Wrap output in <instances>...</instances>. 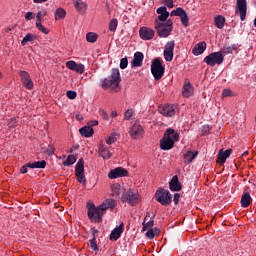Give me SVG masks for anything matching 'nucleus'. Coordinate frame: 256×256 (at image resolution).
Segmentation results:
<instances>
[{"label":"nucleus","instance_id":"f257e3e1","mask_svg":"<svg viewBox=\"0 0 256 256\" xmlns=\"http://www.w3.org/2000/svg\"><path fill=\"white\" fill-rule=\"evenodd\" d=\"M119 83H121V73L119 69L114 68L112 69L111 75L102 81L101 87L104 91L110 89L111 93H119L121 91Z\"/></svg>","mask_w":256,"mask_h":256},{"label":"nucleus","instance_id":"f03ea898","mask_svg":"<svg viewBox=\"0 0 256 256\" xmlns=\"http://www.w3.org/2000/svg\"><path fill=\"white\" fill-rule=\"evenodd\" d=\"M177 141H179V133L175 132L173 128H168L160 139V149H162V151H170V149L175 147Z\"/></svg>","mask_w":256,"mask_h":256},{"label":"nucleus","instance_id":"7ed1b4c3","mask_svg":"<svg viewBox=\"0 0 256 256\" xmlns=\"http://www.w3.org/2000/svg\"><path fill=\"white\" fill-rule=\"evenodd\" d=\"M154 29L156 30L158 37L161 39H167V37H169L173 32V20L168 19L165 23L157 22L154 24Z\"/></svg>","mask_w":256,"mask_h":256},{"label":"nucleus","instance_id":"20e7f679","mask_svg":"<svg viewBox=\"0 0 256 256\" xmlns=\"http://www.w3.org/2000/svg\"><path fill=\"white\" fill-rule=\"evenodd\" d=\"M141 194L137 190L129 189L122 196V201H126L128 205L131 207H135V205H139L141 203Z\"/></svg>","mask_w":256,"mask_h":256},{"label":"nucleus","instance_id":"39448f33","mask_svg":"<svg viewBox=\"0 0 256 256\" xmlns=\"http://www.w3.org/2000/svg\"><path fill=\"white\" fill-rule=\"evenodd\" d=\"M103 214L104 212L100 206L95 207L93 203L88 205V219L91 223H101Z\"/></svg>","mask_w":256,"mask_h":256},{"label":"nucleus","instance_id":"423d86ee","mask_svg":"<svg viewBox=\"0 0 256 256\" xmlns=\"http://www.w3.org/2000/svg\"><path fill=\"white\" fill-rule=\"evenodd\" d=\"M155 199L158 201V203H160V205H163L164 207L169 206V204L173 202V196L171 195V192L163 188H160L156 191Z\"/></svg>","mask_w":256,"mask_h":256},{"label":"nucleus","instance_id":"0eeeda50","mask_svg":"<svg viewBox=\"0 0 256 256\" xmlns=\"http://www.w3.org/2000/svg\"><path fill=\"white\" fill-rule=\"evenodd\" d=\"M151 73L155 79V81H159L165 75V66H163V62L161 59L156 58L151 64Z\"/></svg>","mask_w":256,"mask_h":256},{"label":"nucleus","instance_id":"6e6552de","mask_svg":"<svg viewBox=\"0 0 256 256\" xmlns=\"http://www.w3.org/2000/svg\"><path fill=\"white\" fill-rule=\"evenodd\" d=\"M225 61L223 52H212L204 58V63L209 67H215V65H221Z\"/></svg>","mask_w":256,"mask_h":256},{"label":"nucleus","instance_id":"1a4fd4ad","mask_svg":"<svg viewBox=\"0 0 256 256\" xmlns=\"http://www.w3.org/2000/svg\"><path fill=\"white\" fill-rule=\"evenodd\" d=\"M75 175L77 177V181L81 183V185H85L87 180L85 179V161L83 158H80L75 166Z\"/></svg>","mask_w":256,"mask_h":256},{"label":"nucleus","instance_id":"9d476101","mask_svg":"<svg viewBox=\"0 0 256 256\" xmlns=\"http://www.w3.org/2000/svg\"><path fill=\"white\" fill-rule=\"evenodd\" d=\"M236 15H240V21L247 19V0H236Z\"/></svg>","mask_w":256,"mask_h":256},{"label":"nucleus","instance_id":"9b49d317","mask_svg":"<svg viewBox=\"0 0 256 256\" xmlns=\"http://www.w3.org/2000/svg\"><path fill=\"white\" fill-rule=\"evenodd\" d=\"M145 130L141 126V122L135 121L130 129V136L132 139H143Z\"/></svg>","mask_w":256,"mask_h":256},{"label":"nucleus","instance_id":"f8f14e48","mask_svg":"<svg viewBox=\"0 0 256 256\" xmlns=\"http://www.w3.org/2000/svg\"><path fill=\"white\" fill-rule=\"evenodd\" d=\"M171 17H180V21L184 27H189V16L183 8H177L170 13Z\"/></svg>","mask_w":256,"mask_h":256},{"label":"nucleus","instance_id":"ddd939ff","mask_svg":"<svg viewBox=\"0 0 256 256\" xmlns=\"http://www.w3.org/2000/svg\"><path fill=\"white\" fill-rule=\"evenodd\" d=\"M19 75L23 87L31 91L33 89V80L31 79V75L29 74V72L25 70H20Z\"/></svg>","mask_w":256,"mask_h":256},{"label":"nucleus","instance_id":"4468645a","mask_svg":"<svg viewBox=\"0 0 256 256\" xmlns=\"http://www.w3.org/2000/svg\"><path fill=\"white\" fill-rule=\"evenodd\" d=\"M139 35H140V39H142L143 41H151V39L155 37V30L147 26H142L139 29Z\"/></svg>","mask_w":256,"mask_h":256},{"label":"nucleus","instance_id":"2eb2a0df","mask_svg":"<svg viewBox=\"0 0 256 256\" xmlns=\"http://www.w3.org/2000/svg\"><path fill=\"white\" fill-rule=\"evenodd\" d=\"M173 51H175V40L169 41L164 47V59L165 61H173Z\"/></svg>","mask_w":256,"mask_h":256},{"label":"nucleus","instance_id":"dca6fc26","mask_svg":"<svg viewBox=\"0 0 256 256\" xmlns=\"http://www.w3.org/2000/svg\"><path fill=\"white\" fill-rule=\"evenodd\" d=\"M158 112L164 117H173V115H175V105L163 104L159 106Z\"/></svg>","mask_w":256,"mask_h":256},{"label":"nucleus","instance_id":"f3484780","mask_svg":"<svg viewBox=\"0 0 256 256\" xmlns=\"http://www.w3.org/2000/svg\"><path fill=\"white\" fill-rule=\"evenodd\" d=\"M129 175V171L123 167H117L115 169L110 170L108 173V177L110 179H119V177H127Z\"/></svg>","mask_w":256,"mask_h":256},{"label":"nucleus","instance_id":"a211bd4d","mask_svg":"<svg viewBox=\"0 0 256 256\" xmlns=\"http://www.w3.org/2000/svg\"><path fill=\"white\" fill-rule=\"evenodd\" d=\"M67 69H70V71H75L79 75H83L85 73V65L83 64H77V62L70 60L66 62Z\"/></svg>","mask_w":256,"mask_h":256},{"label":"nucleus","instance_id":"6ab92c4d","mask_svg":"<svg viewBox=\"0 0 256 256\" xmlns=\"http://www.w3.org/2000/svg\"><path fill=\"white\" fill-rule=\"evenodd\" d=\"M100 209H102V212L105 213L107 209L113 210L114 207H117V200L113 198H108L102 202V204L99 205Z\"/></svg>","mask_w":256,"mask_h":256},{"label":"nucleus","instance_id":"aec40b11","mask_svg":"<svg viewBox=\"0 0 256 256\" xmlns=\"http://www.w3.org/2000/svg\"><path fill=\"white\" fill-rule=\"evenodd\" d=\"M231 149H227L225 151H223V149H221L218 153V158H217V163L219 165H225V162L227 161V159H229V157H231Z\"/></svg>","mask_w":256,"mask_h":256},{"label":"nucleus","instance_id":"412c9836","mask_svg":"<svg viewBox=\"0 0 256 256\" xmlns=\"http://www.w3.org/2000/svg\"><path fill=\"white\" fill-rule=\"evenodd\" d=\"M125 225L123 224V222L117 226L115 229L112 230L111 234H110V241H117V239H119V237H121V235L123 234Z\"/></svg>","mask_w":256,"mask_h":256},{"label":"nucleus","instance_id":"4be33fe9","mask_svg":"<svg viewBox=\"0 0 256 256\" xmlns=\"http://www.w3.org/2000/svg\"><path fill=\"white\" fill-rule=\"evenodd\" d=\"M170 191H181L183 186L181 182H179V177L177 175L173 176L171 181L169 182Z\"/></svg>","mask_w":256,"mask_h":256},{"label":"nucleus","instance_id":"5701e85b","mask_svg":"<svg viewBox=\"0 0 256 256\" xmlns=\"http://www.w3.org/2000/svg\"><path fill=\"white\" fill-rule=\"evenodd\" d=\"M252 201L253 199L251 198V194L249 193V190L245 189L241 197V207H244V208L249 207Z\"/></svg>","mask_w":256,"mask_h":256},{"label":"nucleus","instance_id":"b1692460","mask_svg":"<svg viewBox=\"0 0 256 256\" xmlns=\"http://www.w3.org/2000/svg\"><path fill=\"white\" fill-rule=\"evenodd\" d=\"M205 49H207V43L205 41H202L192 49V53L196 56L203 55V53H205Z\"/></svg>","mask_w":256,"mask_h":256},{"label":"nucleus","instance_id":"393cba45","mask_svg":"<svg viewBox=\"0 0 256 256\" xmlns=\"http://www.w3.org/2000/svg\"><path fill=\"white\" fill-rule=\"evenodd\" d=\"M194 93L193 85L190 82H185L182 88L183 97L189 98Z\"/></svg>","mask_w":256,"mask_h":256},{"label":"nucleus","instance_id":"a878e982","mask_svg":"<svg viewBox=\"0 0 256 256\" xmlns=\"http://www.w3.org/2000/svg\"><path fill=\"white\" fill-rule=\"evenodd\" d=\"M74 7H75L77 13H79L80 15H85V13L87 11V3H85L82 0H77L74 3Z\"/></svg>","mask_w":256,"mask_h":256},{"label":"nucleus","instance_id":"bb28decb","mask_svg":"<svg viewBox=\"0 0 256 256\" xmlns=\"http://www.w3.org/2000/svg\"><path fill=\"white\" fill-rule=\"evenodd\" d=\"M197 155H199V151H187L183 157H184V163L185 165H189L190 163H193V159H195V157H197Z\"/></svg>","mask_w":256,"mask_h":256},{"label":"nucleus","instance_id":"cd10ccee","mask_svg":"<svg viewBox=\"0 0 256 256\" xmlns=\"http://www.w3.org/2000/svg\"><path fill=\"white\" fill-rule=\"evenodd\" d=\"M29 169H45L47 167V162L45 160L29 162L27 163Z\"/></svg>","mask_w":256,"mask_h":256},{"label":"nucleus","instance_id":"c85d7f7f","mask_svg":"<svg viewBox=\"0 0 256 256\" xmlns=\"http://www.w3.org/2000/svg\"><path fill=\"white\" fill-rule=\"evenodd\" d=\"M35 41H37V35L28 33L25 35V37L21 41V45H22V47H25V45H27V43H31V45H33V43H35Z\"/></svg>","mask_w":256,"mask_h":256},{"label":"nucleus","instance_id":"c756f323","mask_svg":"<svg viewBox=\"0 0 256 256\" xmlns=\"http://www.w3.org/2000/svg\"><path fill=\"white\" fill-rule=\"evenodd\" d=\"M143 59L144 56L141 52H136L134 54V59L132 61V66L133 67H141L143 65Z\"/></svg>","mask_w":256,"mask_h":256},{"label":"nucleus","instance_id":"7c9ffc66","mask_svg":"<svg viewBox=\"0 0 256 256\" xmlns=\"http://www.w3.org/2000/svg\"><path fill=\"white\" fill-rule=\"evenodd\" d=\"M99 155L100 157H103L104 159H111V152L109 151V148L105 145H100L99 147Z\"/></svg>","mask_w":256,"mask_h":256},{"label":"nucleus","instance_id":"2f4dec72","mask_svg":"<svg viewBox=\"0 0 256 256\" xmlns=\"http://www.w3.org/2000/svg\"><path fill=\"white\" fill-rule=\"evenodd\" d=\"M79 133L82 137H93V133H95V131L91 126H84L80 128Z\"/></svg>","mask_w":256,"mask_h":256},{"label":"nucleus","instance_id":"473e14b6","mask_svg":"<svg viewBox=\"0 0 256 256\" xmlns=\"http://www.w3.org/2000/svg\"><path fill=\"white\" fill-rule=\"evenodd\" d=\"M214 25L217 27V29H223L225 27V17L223 15L215 16Z\"/></svg>","mask_w":256,"mask_h":256},{"label":"nucleus","instance_id":"72a5a7b5","mask_svg":"<svg viewBox=\"0 0 256 256\" xmlns=\"http://www.w3.org/2000/svg\"><path fill=\"white\" fill-rule=\"evenodd\" d=\"M67 17V11L63 8H57L55 11V20L59 21L61 19H65Z\"/></svg>","mask_w":256,"mask_h":256},{"label":"nucleus","instance_id":"f704fd0d","mask_svg":"<svg viewBox=\"0 0 256 256\" xmlns=\"http://www.w3.org/2000/svg\"><path fill=\"white\" fill-rule=\"evenodd\" d=\"M97 39H99V35L95 32H88L86 34V41L88 43H97Z\"/></svg>","mask_w":256,"mask_h":256},{"label":"nucleus","instance_id":"c9c22d12","mask_svg":"<svg viewBox=\"0 0 256 256\" xmlns=\"http://www.w3.org/2000/svg\"><path fill=\"white\" fill-rule=\"evenodd\" d=\"M167 19H169V12L165 14H159L154 21V25H157V23H167Z\"/></svg>","mask_w":256,"mask_h":256},{"label":"nucleus","instance_id":"e433bc0d","mask_svg":"<svg viewBox=\"0 0 256 256\" xmlns=\"http://www.w3.org/2000/svg\"><path fill=\"white\" fill-rule=\"evenodd\" d=\"M77 162V157L75 155H69L67 159L63 162L64 167H71Z\"/></svg>","mask_w":256,"mask_h":256},{"label":"nucleus","instance_id":"4c0bfd02","mask_svg":"<svg viewBox=\"0 0 256 256\" xmlns=\"http://www.w3.org/2000/svg\"><path fill=\"white\" fill-rule=\"evenodd\" d=\"M119 25V21L117 20V18H113L110 23H109V31H111L112 33H115V31H117V26Z\"/></svg>","mask_w":256,"mask_h":256},{"label":"nucleus","instance_id":"58836bf2","mask_svg":"<svg viewBox=\"0 0 256 256\" xmlns=\"http://www.w3.org/2000/svg\"><path fill=\"white\" fill-rule=\"evenodd\" d=\"M237 47L236 46H224L222 48V52L224 55H229L231 53H233L234 51H236Z\"/></svg>","mask_w":256,"mask_h":256},{"label":"nucleus","instance_id":"ea45409f","mask_svg":"<svg viewBox=\"0 0 256 256\" xmlns=\"http://www.w3.org/2000/svg\"><path fill=\"white\" fill-rule=\"evenodd\" d=\"M147 217H149V214L145 217L144 222H143V231H147V229H151L154 225L153 219L147 222Z\"/></svg>","mask_w":256,"mask_h":256},{"label":"nucleus","instance_id":"a19ab883","mask_svg":"<svg viewBox=\"0 0 256 256\" xmlns=\"http://www.w3.org/2000/svg\"><path fill=\"white\" fill-rule=\"evenodd\" d=\"M36 29L43 33L44 35H49V29L43 26L42 22H36Z\"/></svg>","mask_w":256,"mask_h":256},{"label":"nucleus","instance_id":"79ce46f5","mask_svg":"<svg viewBox=\"0 0 256 256\" xmlns=\"http://www.w3.org/2000/svg\"><path fill=\"white\" fill-rule=\"evenodd\" d=\"M43 17H47V11L46 10L38 11L36 14V23H42Z\"/></svg>","mask_w":256,"mask_h":256},{"label":"nucleus","instance_id":"37998d69","mask_svg":"<svg viewBox=\"0 0 256 256\" xmlns=\"http://www.w3.org/2000/svg\"><path fill=\"white\" fill-rule=\"evenodd\" d=\"M17 123H19V120L17 118H11L9 121H8V127L9 129H15V127H17Z\"/></svg>","mask_w":256,"mask_h":256},{"label":"nucleus","instance_id":"c03bdc74","mask_svg":"<svg viewBox=\"0 0 256 256\" xmlns=\"http://www.w3.org/2000/svg\"><path fill=\"white\" fill-rule=\"evenodd\" d=\"M134 113H135V111L133 109L126 110L124 113V121H129V119H131V117H133Z\"/></svg>","mask_w":256,"mask_h":256},{"label":"nucleus","instance_id":"a18cd8bd","mask_svg":"<svg viewBox=\"0 0 256 256\" xmlns=\"http://www.w3.org/2000/svg\"><path fill=\"white\" fill-rule=\"evenodd\" d=\"M117 141V137L115 136V134L108 136L105 139V142L107 143V145H113V143H115Z\"/></svg>","mask_w":256,"mask_h":256},{"label":"nucleus","instance_id":"49530a36","mask_svg":"<svg viewBox=\"0 0 256 256\" xmlns=\"http://www.w3.org/2000/svg\"><path fill=\"white\" fill-rule=\"evenodd\" d=\"M90 248L93 251H99V247L97 246V239L93 237V239L90 240Z\"/></svg>","mask_w":256,"mask_h":256},{"label":"nucleus","instance_id":"de8ad7c7","mask_svg":"<svg viewBox=\"0 0 256 256\" xmlns=\"http://www.w3.org/2000/svg\"><path fill=\"white\" fill-rule=\"evenodd\" d=\"M98 113L100 117H102V119H104L105 121H109V114H107V111L100 108Z\"/></svg>","mask_w":256,"mask_h":256},{"label":"nucleus","instance_id":"09e8293b","mask_svg":"<svg viewBox=\"0 0 256 256\" xmlns=\"http://www.w3.org/2000/svg\"><path fill=\"white\" fill-rule=\"evenodd\" d=\"M66 96L68 97V99H77V92L69 90L66 92Z\"/></svg>","mask_w":256,"mask_h":256},{"label":"nucleus","instance_id":"8fccbe9b","mask_svg":"<svg viewBox=\"0 0 256 256\" xmlns=\"http://www.w3.org/2000/svg\"><path fill=\"white\" fill-rule=\"evenodd\" d=\"M127 65H129L127 58H122L120 60V69H127Z\"/></svg>","mask_w":256,"mask_h":256},{"label":"nucleus","instance_id":"3c124183","mask_svg":"<svg viewBox=\"0 0 256 256\" xmlns=\"http://www.w3.org/2000/svg\"><path fill=\"white\" fill-rule=\"evenodd\" d=\"M156 13L158 15H164L165 13H169V12L167 11V7L161 6V7L157 8Z\"/></svg>","mask_w":256,"mask_h":256},{"label":"nucleus","instance_id":"603ef678","mask_svg":"<svg viewBox=\"0 0 256 256\" xmlns=\"http://www.w3.org/2000/svg\"><path fill=\"white\" fill-rule=\"evenodd\" d=\"M24 17L26 21H31L35 18V14L33 12H27Z\"/></svg>","mask_w":256,"mask_h":256},{"label":"nucleus","instance_id":"864d4df0","mask_svg":"<svg viewBox=\"0 0 256 256\" xmlns=\"http://www.w3.org/2000/svg\"><path fill=\"white\" fill-rule=\"evenodd\" d=\"M112 189V195H119V185L114 184L111 186Z\"/></svg>","mask_w":256,"mask_h":256},{"label":"nucleus","instance_id":"5fc2aeb1","mask_svg":"<svg viewBox=\"0 0 256 256\" xmlns=\"http://www.w3.org/2000/svg\"><path fill=\"white\" fill-rule=\"evenodd\" d=\"M232 93L233 92L231 90L224 89L223 92H222V97H231Z\"/></svg>","mask_w":256,"mask_h":256},{"label":"nucleus","instance_id":"6e6d98bb","mask_svg":"<svg viewBox=\"0 0 256 256\" xmlns=\"http://www.w3.org/2000/svg\"><path fill=\"white\" fill-rule=\"evenodd\" d=\"M179 199H181V195L179 193H175L173 198L174 205H179Z\"/></svg>","mask_w":256,"mask_h":256},{"label":"nucleus","instance_id":"4d7b16f0","mask_svg":"<svg viewBox=\"0 0 256 256\" xmlns=\"http://www.w3.org/2000/svg\"><path fill=\"white\" fill-rule=\"evenodd\" d=\"M165 5L168 7V9H173V7H175L173 0H165Z\"/></svg>","mask_w":256,"mask_h":256},{"label":"nucleus","instance_id":"13d9d810","mask_svg":"<svg viewBox=\"0 0 256 256\" xmlns=\"http://www.w3.org/2000/svg\"><path fill=\"white\" fill-rule=\"evenodd\" d=\"M146 236H148L149 239H154L155 234L153 233V229H150L146 232Z\"/></svg>","mask_w":256,"mask_h":256},{"label":"nucleus","instance_id":"bf43d9fd","mask_svg":"<svg viewBox=\"0 0 256 256\" xmlns=\"http://www.w3.org/2000/svg\"><path fill=\"white\" fill-rule=\"evenodd\" d=\"M209 126H203L202 127V135H209Z\"/></svg>","mask_w":256,"mask_h":256},{"label":"nucleus","instance_id":"052dcab7","mask_svg":"<svg viewBox=\"0 0 256 256\" xmlns=\"http://www.w3.org/2000/svg\"><path fill=\"white\" fill-rule=\"evenodd\" d=\"M27 169H29V166H27V163L25 165H23L20 169V173H22L23 175H25V173H27Z\"/></svg>","mask_w":256,"mask_h":256},{"label":"nucleus","instance_id":"680f3d73","mask_svg":"<svg viewBox=\"0 0 256 256\" xmlns=\"http://www.w3.org/2000/svg\"><path fill=\"white\" fill-rule=\"evenodd\" d=\"M47 154L48 155H54L55 154V148H53V146H49V148L47 149Z\"/></svg>","mask_w":256,"mask_h":256},{"label":"nucleus","instance_id":"e2e57ef3","mask_svg":"<svg viewBox=\"0 0 256 256\" xmlns=\"http://www.w3.org/2000/svg\"><path fill=\"white\" fill-rule=\"evenodd\" d=\"M48 0H33V3H46Z\"/></svg>","mask_w":256,"mask_h":256},{"label":"nucleus","instance_id":"0e129e2a","mask_svg":"<svg viewBox=\"0 0 256 256\" xmlns=\"http://www.w3.org/2000/svg\"><path fill=\"white\" fill-rule=\"evenodd\" d=\"M247 155H249V151L247 150L242 153V157H247Z\"/></svg>","mask_w":256,"mask_h":256},{"label":"nucleus","instance_id":"69168bd1","mask_svg":"<svg viewBox=\"0 0 256 256\" xmlns=\"http://www.w3.org/2000/svg\"><path fill=\"white\" fill-rule=\"evenodd\" d=\"M97 125H99V122L97 120H94L92 123V126H97Z\"/></svg>","mask_w":256,"mask_h":256},{"label":"nucleus","instance_id":"338daca9","mask_svg":"<svg viewBox=\"0 0 256 256\" xmlns=\"http://www.w3.org/2000/svg\"><path fill=\"white\" fill-rule=\"evenodd\" d=\"M111 116H112V117H117V112L113 111V112L111 113Z\"/></svg>","mask_w":256,"mask_h":256},{"label":"nucleus","instance_id":"774afa93","mask_svg":"<svg viewBox=\"0 0 256 256\" xmlns=\"http://www.w3.org/2000/svg\"><path fill=\"white\" fill-rule=\"evenodd\" d=\"M254 27H256V18L254 19Z\"/></svg>","mask_w":256,"mask_h":256}]
</instances>
